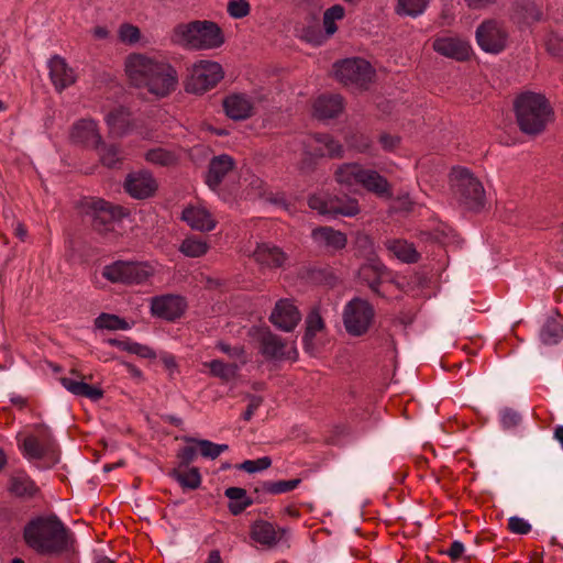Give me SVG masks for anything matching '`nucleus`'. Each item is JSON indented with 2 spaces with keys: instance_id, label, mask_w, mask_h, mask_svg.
Masks as SVG:
<instances>
[{
  "instance_id": "nucleus-1",
  "label": "nucleus",
  "mask_w": 563,
  "mask_h": 563,
  "mask_svg": "<svg viewBox=\"0 0 563 563\" xmlns=\"http://www.w3.org/2000/svg\"><path fill=\"white\" fill-rule=\"evenodd\" d=\"M124 74L132 87L156 99L170 96L179 84L178 71L167 59L143 53L125 57Z\"/></svg>"
},
{
  "instance_id": "nucleus-2",
  "label": "nucleus",
  "mask_w": 563,
  "mask_h": 563,
  "mask_svg": "<svg viewBox=\"0 0 563 563\" xmlns=\"http://www.w3.org/2000/svg\"><path fill=\"white\" fill-rule=\"evenodd\" d=\"M23 536L31 549L44 555H58L71 543L69 530L54 514L32 518L24 527Z\"/></svg>"
},
{
  "instance_id": "nucleus-3",
  "label": "nucleus",
  "mask_w": 563,
  "mask_h": 563,
  "mask_svg": "<svg viewBox=\"0 0 563 563\" xmlns=\"http://www.w3.org/2000/svg\"><path fill=\"white\" fill-rule=\"evenodd\" d=\"M170 40L187 51H213L225 43L223 30L211 20L180 23L173 29Z\"/></svg>"
},
{
  "instance_id": "nucleus-4",
  "label": "nucleus",
  "mask_w": 563,
  "mask_h": 563,
  "mask_svg": "<svg viewBox=\"0 0 563 563\" xmlns=\"http://www.w3.org/2000/svg\"><path fill=\"white\" fill-rule=\"evenodd\" d=\"M517 123L520 130L529 135L544 131L552 115L548 99L536 92H523L515 100Z\"/></svg>"
},
{
  "instance_id": "nucleus-5",
  "label": "nucleus",
  "mask_w": 563,
  "mask_h": 563,
  "mask_svg": "<svg viewBox=\"0 0 563 563\" xmlns=\"http://www.w3.org/2000/svg\"><path fill=\"white\" fill-rule=\"evenodd\" d=\"M450 177L454 194L465 208L479 211L485 207L483 184L467 168L454 167Z\"/></svg>"
},
{
  "instance_id": "nucleus-6",
  "label": "nucleus",
  "mask_w": 563,
  "mask_h": 563,
  "mask_svg": "<svg viewBox=\"0 0 563 563\" xmlns=\"http://www.w3.org/2000/svg\"><path fill=\"white\" fill-rule=\"evenodd\" d=\"M223 78L224 69L220 63L199 59L188 68L185 88L190 93L202 95L213 89Z\"/></svg>"
},
{
  "instance_id": "nucleus-7",
  "label": "nucleus",
  "mask_w": 563,
  "mask_h": 563,
  "mask_svg": "<svg viewBox=\"0 0 563 563\" xmlns=\"http://www.w3.org/2000/svg\"><path fill=\"white\" fill-rule=\"evenodd\" d=\"M335 78L344 86L361 90L368 89L374 81L375 69L361 57L346 58L333 65Z\"/></svg>"
},
{
  "instance_id": "nucleus-8",
  "label": "nucleus",
  "mask_w": 563,
  "mask_h": 563,
  "mask_svg": "<svg viewBox=\"0 0 563 563\" xmlns=\"http://www.w3.org/2000/svg\"><path fill=\"white\" fill-rule=\"evenodd\" d=\"M375 317L374 307L362 298H353L343 311V323L346 332L353 336L367 333Z\"/></svg>"
},
{
  "instance_id": "nucleus-9",
  "label": "nucleus",
  "mask_w": 563,
  "mask_h": 563,
  "mask_svg": "<svg viewBox=\"0 0 563 563\" xmlns=\"http://www.w3.org/2000/svg\"><path fill=\"white\" fill-rule=\"evenodd\" d=\"M475 36L484 52L498 54L507 47L509 33L501 22L486 20L477 26Z\"/></svg>"
},
{
  "instance_id": "nucleus-10",
  "label": "nucleus",
  "mask_w": 563,
  "mask_h": 563,
  "mask_svg": "<svg viewBox=\"0 0 563 563\" xmlns=\"http://www.w3.org/2000/svg\"><path fill=\"white\" fill-rule=\"evenodd\" d=\"M255 339L260 344L262 355L271 361L291 360L296 351L287 346L279 336L273 334L268 329H254Z\"/></svg>"
},
{
  "instance_id": "nucleus-11",
  "label": "nucleus",
  "mask_w": 563,
  "mask_h": 563,
  "mask_svg": "<svg viewBox=\"0 0 563 563\" xmlns=\"http://www.w3.org/2000/svg\"><path fill=\"white\" fill-rule=\"evenodd\" d=\"M20 448L27 460L47 459L51 464L58 461L56 445L48 433L43 439L35 435L26 437Z\"/></svg>"
},
{
  "instance_id": "nucleus-12",
  "label": "nucleus",
  "mask_w": 563,
  "mask_h": 563,
  "mask_svg": "<svg viewBox=\"0 0 563 563\" xmlns=\"http://www.w3.org/2000/svg\"><path fill=\"white\" fill-rule=\"evenodd\" d=\"M432 48L440 55L464 62L470 59L473 49L471 44L459 36H441L434 38Z\"/></svg>"
},
{
  "instance_id": "nucleus-13",
  "label": "nucleus",
  "mask_w": 563,
  "mask_h": 563,
  "mask_svg": "<svg viewBox=\"0 0 563 563\" xmlns=\"http://www.w3.org/2000/svg\"><path fill=\"white\" fill-rule=\"evenodd\" d=\"M186 301L177 295H162L152 298L151 312L153 316L173 321L183 316L186 310Z\"/></svg>"
},
{
  "instance_id": "nucleus-14",
  "label": "nucleus",
  "mask_w": 563,
  "mask_h": 563,
  "mask_svg": "<svg viewBox=\"0 0 563 563\" xmlns=\"http://www.w3.org/2000/svg\"><path fill=\"white\" fill-rule=\"evenodd\" d=\"M287 533L288 531L286 529L275 527L273 523L265 520L254 521L250 529L252 541L266 549L277 547L285 539Z\"/></svg>"
},
{
  "instance_id": "nucleus-15",
  "label": "nucleus",
  "mask_w": 563,
  "mask_h": 563,
  "mask_svg": "<svg viewBox=\"0 0 563 563\" xmlns=\"http://www.w3.org/2000/svg\"><path fill=\"white\" fill-rule=\"evenodd\" d=\"M225 114L235 121L246 120L254 113L255 102L245 92H232L222 102Z\"/></svg>"
},
{
  "instance_id": "nucleus-16",
  "label": "nucleus",
  "mask_w": 563,
  "mask_h": 563,
  "mask_svg": "<svg viewBox=\"0 0 563 563\" xmlns=\"http://www.w3.org/2000/svg\"><path fill=\"white\" fill-rule=\"evenodd\" d=\"M361 212L356 198L350 196H334L319 201V214L355 217Z\"/></svg>"
},
{
  "instance_id": "nucleus-17",
  "label": "nucleus",
  "mask_w": 563,
  "mask_h": 563,
  "mask_svg": "<svg viewBox=\"0 0 563 563\" xmlns=\"http://www.w3.org/2000/svg\"><path fill=\"white\" fill-rule=\"evenodd\" d=\"M361 173L358 185H361L366 191L374 194L380 199L389 200L393 198V186L386 177L371 168L363 167Z\"/></svg>"
},
{
  "instance_id": "nucleus-18",
  "label": "nucleus",
  "mask_w": 563,
  "mask_h": 563,
  "mask_svg": "<svg viewBox=\"0 0 563 563\" xmlns=\"http://www.w3.org/2000/svg\"><path fill=\"white\" fill-rule=\"evenodd\" d=\"M69 137L73 143L86 147L98 146L101 142L97 122L91 119H81L75 122L71 126Z\"/></svg>"
},
{
  "instance_id": "nucleus-19",
  "label": "nucleus",
  "mask_w": 563,
  "mask_h": 563,
  "mask_svg": "<svg viewBox=\"0 0 563 563\" xmlns=\"http://www.w3.org/2000/svg\"><path fill=\"white\" fill-rule=\"evenodd\" d=\"M388 274V268L379 257L365 261L358 268V277L361 280L364 282L374 294L379 296L382 279Z\"/></svg>"
},
{
  "instance_id": "nucleus-20",
  "label": "nucleus",
  "mask_w": 563,
  "mask_h": 563,
  "mask_svg": "<svg viewBox=\"0 0 563 563\" xmlns=\"http://www.w3.org/2000/svg\"><path fill=\"white\" fill-rule=\"evenodd\" d=\"M89 212L93 219L96 228L109 224L126 216V211L102 199L91 201Z\"/></svg>"
},
{
  "instance_id": "nucleus-21",
  "label": "nucleus",
  "mask_w": 563,
  "mask_h": 563,
  "mask_svg": "<svg viewBox=\"0 0 563 563\" xmlns=\"http://www.w3.org/2000/svg\"><path fill=\"white\" fill-rule=\"evenodd\" d=\"M124 186L126 191L136 199H145L157 189L155 179L146 172L130 174Z\"/></svg>"
},
{
  "instance_id": "nucleus-22",
  "label": "nucleus",
  "mask_w": 563,
  "mask_h": 563,
  "mask_svg": "<svg viewBox=\"0 0 563 563\" xmlns=\"http://www.w3.org/2000/svg\"><path fill=\"white\" fill-rule=\"evenodd\" d=\"M49 77L54 87L62 91L76 81V74L66 60L55 55L48 60Z\"/></svg>"
},
{
  "instance_id": "nucleus-23",
  "label": "nucleus",
  "mask_w": 563,
  "mask_h": 563,
  "mask_svg": "<svg viewBox=\"0 0 563 563\" xmlns=\"http://www.w3.org/2000/svg\"><path fill=\"white\" fill-rule=\"evenodd\" d=\"M181 219L192 230L200 232L211 231L217 225V221L213 216L202 206L187 207L181 213Z\"/></svg>"
},
{
  "instance_id": "nucleus-24",
  "label": "nucleus",
  "mask_w": 563,
  "mask_h": 563,
  "mask_svg": "<svg viewBox=\"0 0 563 563\" xmlns=\"http://www.w3.org/2000/svg\"><path fill=\"white\" fill-rule=\"evenodd\" d=\"M299 320L300 314L289 300H279L271 314L273 324L283 331H291Z\"/></svg>"
},
{
  "instance_id": "nucleus-25",
  "label": "nucleus",
  "mask_w": 563,
  "mask_h": 563,
  "mask_svg": "<svg viewBox=\"0 0 563 563\" xmlns=\"http://www.w3.org/2000/svg\"><path fill=\"white\" fill-rule=\"evenodd\" d=\"M512 19L518 23L532 24L543 19V4L537 0H516Z\"/></svg>"
},
{
  "instance_id": "nucleus-26",
  "label": "nucleus",
  "mask_w": 563,
  "mask_h": 563,
  "mask_svg": "<svg viewBox=\"0 0 563 563\" xmlns=\"http://www.w3.org/2000/svg\"><path fill=\"white\" fill-rule=\"evenodd\" d=\"M234 167V161L231 156L222 154L212 158L209 165V172L207 175V184L216 190L222 179L230 173Z\"/></svg>"
},
{
  "instance_id": "nucleus-27",
  "label": "nucleus",
  "mask_w": 563,
  "mask_h": 563,
  "mask_svg": "<svg viewBox=\"0 0 563 563\" xmlns=\"http://www.w3.org/2000/svg\"><path fill=\"white\" fill-rule=\"evenodd\" d=\"M316 1L317 0H295L299 13L311 19L309 25L297 27L298 36L312 45L317 43V31L313 24Z\"/></svg>"
},
{
  "instance_id": "nucleus-28",
  "label": "nucleus",
  "mask_w": 563,
  "mask_h": 563,
  "mask_svg": "<svg viewBox=\"0 0 563 563\" xmlns=\"http://www.w3.org/2000/svg\"><path fill=\"white\" fill-rule=\"evenodd\" d=\"M253 256L260 265L268 268L280 267L286 261L285 253L279 247L268 243L258 244L253 252Z\"/></svg>"
},
{
  "instance_id": "nucleus-29",
  "label": "nucleus",
  "mask_w": 563,
  "mask_h": 563,
  "mask_svg": "<svg viewBox=\"0 0 563 563\" xmlns=\"http://www.w3.org/2000/svg\"><path fill=\"white\" fill-rule=\"evenodd\" d=\"M202 365L209 369V375L217 377L224 383H229L236 379L238 374L244 364H240L236 361L225 363L222 360H212L205 362Z\"/></svg>"
},
{
  "instance_id": "nucleus-30",
  "label": "nucleus",
  "mask_w": 563,
  "mask_h": 563,
  "mask_svg": "<svg viewBox=\"0 0 563 563\" xmlns=\"http://www.w3.org/2000/svg\"><path fill=\"white\" fill-rule=\"evenodd\" d=\"M104 120L111 135L122 136L131 130V114L123 107H119L109 112Z\"/></svg>"
},
{
  "instance_id": "nucleus-31",
  "label": "nucleus",
  "mask_w": 563,
  "mask_h": 563,
  "mask_svg": "<svg viewBox=\"0 0 563 563\" xmlns=\"http://www.w3.org/2000/svg\"><path fill=\"white\" fill-rule=\"evenodd\" d=\"M344 108V99L339 93L319 96V120L334 119L343 112Z\"/></svg>"
},
{
  "instance_id": "nucleus-32",
  "label": "nucleus",
  "mask_w": 563,
  "mask_h": 563,
  "mask_svg": "<svg viewBox=\"0 0 563 563\" xmlns=\"http://www.w3.org/2000/svg\"><path fill=\"white\" fill-rule=\"evenodd\" d=\"M385 247L393 253L395 257L404 263H417L419 253L412 243L400 239H388L384 242Z\"/></svg>"
},
{
  "instance_id": "nucleus-33",
  "label": "nucleus",
  "mask_w": 563,
  "mask_h": 563,
  "mask_svg": "<svg viewBox=\"0 0 563 563\" xmlns=\"http://www.w3.org/2000/svg\"><path fill=\"white\" fill-rule=\"evenodd\" d=\"M60 384L63 387L75 396L86 397L91 400H99L103 393L100 388L91 386L82 380L74 377H62Z\"/></svg>"
},
{
  "instance_id": "nucleus-34",
  "label": "nucleus",
  "mask_w": 563,
  "mask_h": 563,
  "mask_svg": "<svg viewBox=\"0 0 563 563\" xmlns=\"http://www.w3.org/2000/svg\"><path fill=\"white\" fill-rule=\"evenodd\" d=\"M157 262H132L130 261L129 285L144 284L152 278L158 271Z\"/></svg>"
},
{
  "instance_id": "nucleus-35",
  "label": "nucleus",
  "mask_w": 563,
  "mask_h": 563,
  "mask_svg": "<svg viewBox=\"0 0 563 563\" xmlns=\"http://www.w3.org/2000/svg\"><path fill=\"white\" fill-rule=\"evenodd\" d=\"M9 490L18 497H32L37 493V486L25 472H15L9 482Z\"/></svg>"
},
{
  "instance_id": "nucleus-36",
  "label": "nucleus",
  "mask_w": 563,
  "mask_h": 563,
  "mask_svg": "<svg viewBox=\"0 0 563 563\" xmlns=\"http://www.w3.org/2000/svg\"><path fill=\"white\" fill-rule=\"evenodd\" d=\"M319 239L330 252L341 251L347 244L346 234L331 227H319Z\"/></svg>"
},
{
  "instance_id": "nucleus-37",
  "label": "nucleus",
  "mask_w": 563,
  "mask_h": 563,
  "mask_svg": "<svg viewBox=\"0 0 563 563\" xmlns=\"http://www.w3.org/2000/svg\"><path fill=\"white\" fill-rule=\"evenodd\" d=\"M362 170L363 166L357 163H344L334 172V178L338 184L351 187L355 184L358 185Z\"/></svg>"
},
{
  "instance_id": "nucleus-38",
  "label": "nucleus",
  "mask_w": 563,
  "mask_h": 563,
  "mask_svg": "<svg viewBox=\"0 0 563 563\" xmlns=\"http://www.w3.org/2000/svg\"><path fill=\"white\" fill-rule=\"evenodd\" d=\"M224 495L229 498V509L233 515H239L252 505L253 500L246 490L240 487H229Z\"/></svg>"
},
{
  "instance_id": "nucleus-39",
  "label": "nucleus",
  "mask_w": 563,
  "mask_h": 563,
  "mask_svg": "<svg viewBox=\"0 0 563 563\" xmlns=\"http://www.w3.org/2000/svg\"><path fill=\"white\" fill-rule=\"evenodd\" d=\"M130 261H117L103 267L102 276L111 283L129 285Z\"/></svg>"
},
{
  "instance_id": "nucleus-40",
  "label": "nucleus",
  "mask_w": 563,
  "mask_h": 563,
  "mask_svg": "<svg viewBox=\"0 0 563 563\" xmlns=\"http://www.w3.org/2000/svg\"><path fill=\"white\" fill-rule=\"evenodd\" d=\"M208 250L209 244L207 241L196 236L186 238L179 246V252L187 257L203 256Z\"/></svg>"
},
{
  "instance_id": "nucleus-41",
  "label": "nucleus",
  "mask_w": 563,
  "mask_h": 563,
  "mask_svg": "<svg viewBox=\"0 0 563 563\" xmlns=\"http://www.w3.org/2000/svg\"><path fill=\"white\" fill-rule=\"evenodd\" d=\"M345 15V9L341 4H334L323 13V27L325 37H331L338 30L335 21H340Z\"/></svg>"
},
{
  "instance_id": "nucleus-42",
  "label": "nucleus",
  "mask_w": 563,
  "mask_h": 563,
  "mask_svg": "<svg viewBox=\"0 0 563 563\" xmlns=\"http://www.w3.org/2000/svg\"><path fill=\"white\" fill-rule=\"evenodd\" d=\"M169 475L176 479L181 487L187 489H196L201 484V476L196 467L189 468L185 472L174 470Z\"/></svg>"
},
{
  "instance_id": "nucleus-43",
  "label": "nucleus",
  "mask_w": 563,
  "mask_h": 563,
  "mask_svg": "<svg viewBox=\"0 0 563 563\" xmlns=\"http://www.w3.org/2000/svg\"><path fill=\"white\" fill-rule=\"evenodd\" d=\"M144 157L147 163L158 166H169L175 164L177 161V156L174 152L163 147H155L147 151Z\"/></svg>"
},
{
  "instance_id": "nucleus-44",
  "label": "nucleus",
  "mask_w": 563,
  "mask_h": 563,
  "mask_svg": "<svg viewBox=\"0 0 563 563\" xmlns=\"http://www.w3.org/2000/svg\"><path fill=\"white\" fill-rule=\"evenodd\" d=\"M430 0H397L396 12L399 15L418 16L424 12Z\"/></svg>"
},
{
  "instance_id": "nucleus-45",
  "label": "nucleus",
  "mask_w": 563,
  "mask_h": 563,
  "mask_svg": "<svg viewBox=\"0 0 563 563\" xmlns=\"http://www.w3.org/2000/svg\"><path fill=\"white\" fill-rule=\"evenodd\" d=\"M343 147L339 141L331 135L324 134L319 136V156H328L331 158L342 157Z\"/></svg>"
},
{
  "instance_id": "nucleus-46",
  "label": "nucleus",
  "mask_w": 563,
  "mask_h": 563,
  "mask_svg": "<svg viewBox=\"0 0 563 563\" xmlns=\"http://www.w3.org/2000/svg\"><path fill=\"white\" fill-rule=\"evenodd\" d=\"M299 478L289 481H266L262 484V489L266 494L280 495L294 490L300 484Z\"/></svg>"
},
{
  "instance_id": "nucleus-47",
  "label": "nucleus",
  "mask_w": 563,
  "mask_h": 563,
  "mask_svg": "<svg viewBox=\"0 0 563 563\" xmlns=\"http://www.w3.org/2000/svg\"><path fill=\"white\" fill-rule=\"evenodd\" d=\"M96 327L99 329H107V330H129V329H131V324L126 320H124L115 314H110V313H101L96 319Z\"/></svg>"
},
{
  "instance_id": "nucleus-48",
  "label": "nucleus",
  "mask_w": 563,
  "mask_h": 563,
  "mask_svg": "<svg viewBox=\"0 0 563 563\" xmlns=\"http://www.w3.org/2000/svg\"><path fill=\"white\" fill-rule=\"evenodd\" d=\"M562 335L563 329L554 319L548 320L540 333L542 342L549 345L558 343Z\"/></svg>"
},
{
  "instance_id": "nucleus-49",
  "label": "nucleus",
  "mask_w": 563,
  "mask_h": 563,
  "mask_svg": "<svg viewBox=\"0 0 563 563\" xmlns=\"http://www.w3.org/2000/svg\"><path fill=\"white\" fill-rule=\"evenodd\" d=\"M298 170L302 175H310L316 169V155L313 146L308 150L305 145L299 150V158L297 163Z\"/></svg>"
},
{
  "instance_id": "nucleus-50",
  "label": "nucleus",
  "mask_w": 563,
  "mask_h": 563,
  "mask_svg": "<svg viewBox=\"0 0 563 563\" xmlns=\"http://www.w3.org/2000/svg\"><path fill=\"white\" fill-rule=\"evenodd\" d=\"M95 148L98 150L101 163L108 167L115 166L121 159L119 150L114 145H107L100 142Z\"/></svg>"
},
{
  "instance_id": "nucleus-51",
  "label": "nucleus",
  "mask_w": 563,
  "mask_h": 563,
  "mask_svg": "<svg viewBox=\"0 0 563 563\" xmlns=\"http://www.w3.org/2000/svg\"><path fill=\"white\" fill-rule=\"evenodd\" d=\"M191 442H195L200 448V453L203 457L214 460L221 453L225 452L229 446L227 444H217L209 440H195L191 439Z\"/></svg>"
},
{
  "instance_id": "nucleus-52",
  "label": "nucleus",
  "mask_w": 563,
  "mask_h": 563,
  "mask_svg": "<svg viewBox=\"0 0 563 563\" xmlns=\"http://www.w3.org/2000/svg\"><path fill=\"white\" fill-rule=\"evenodd\" d=\"M356 250L358 255L365 261L378 257L373 240L366 234H362L356 238Z\"/></svg>"
},
{
  "instance_id": "nucleus-53",
  "label": "nucleus",
  "mask_w": 563,
  "mask_h": 563,
  "mask_svg": "<svg viewBox=\"0 0 563 563\" xmlns=\"http://www.w3.org/2000/svg\"><path fill=\"white\" fill-rule=\"evenodd\" d=\"M118 36L122 43L134 45L141 40V31L133 24L124 23L120 25Z\"/></svg>"
},
{
  "instance_id": "nucleus-54",
  "label": "nucleus",
  "mask_w": 563,
  "mask_h": 563,
  "mask_svg": "<svg viewBox=\"0 0 563 563\" xmlns=\"http://www.w3.org/2000/svg\"><path fill=\"white\" fill-rule=\"evenodd\" d=\"M272 465V460L268 456H263L257 460H246L241 463L238 468L253 474L267 470Z\"/></svg>"
},
{
  "instance_id": "nucleus-55",
  "label": "nucleus",
  "mask_w": 563,
  "mask_h": 563,
  "mask_svg": "<svg viewBox=\"0 0 563 563\" xmlns=\"http://www.w3.org/2000/svg\"><path fill=\"white\" fill-rule=\"evenodd\" d=\"M217 349L227 354L231 361H236L240 364H245L247 362L245 351L241 346H231L224 342H219L217 344Z\"/></svg>"
},
{
  "instance_id": "nucleus-56",
  "label": "nucleus",
  "mask_w": 563,
  "mask_h": 563,
  "mask_svg": "<svg viewBox=\"0 0 563 563\" xmlns=\"http://www.w3.org/2000/svg\"><path fill=\"white\" fill-rule=\"evenodd\" d=\"M545 48L552 56L563 59V38L556 33H549L545 37Z\"/></svg>"
},
{
  "instance_id": "nucleus-57",
  "label": "nucleus",
  "mask_w": 563,
  "mask_h": 563,
  "mask_svg": "<svg viewBox=\"0 0 563 563\" xmlns=\"http://www.w3.org/2000/svg\"><path fill=\"white\" fill-rule=\"evenodd\" d=\"M308 325H307V331L305 333V336H303V345H305V349L306 351L310 354V355H314L316 353V335H317V328L314 325V321H313V314H311L309 318H308V321H307Z\"/></svg>"
},
{
  "instance_id": "nucleus-58",
  "label": "nucleus",
  "mask_w": 563,
  "mask_h": 563,
  "mask_svg": "<svg viewBox=\"0 0 563 563\" xmlns=\"http://www.w3.org/2000/svg\"><path fill=\"white\" fill-rule=\"evenodd\" d=\"M228 13L233 19H242L250 13V4L246 0H231L228 3Z\"/></svg>"
},
{
  "instance_id": "nucleus-59",
  "label": "nucleus",
  "mask_w": 563,
  "mask_h": 563,
  "mask_svg": "<svg viewBox=\"0 0 563 563\" xmlns=\"http://www.w3.org/2000/svg\"><path fill=\"white\" fill-rule=\"evenodd\" d=\"M508 528L512 533L527 534L531 530V525L525 519L514 516L508 520Z\"/></svg>"
},
{
  "instance_id": "nucleus-60",
  "label": "nucleus",
  "mask_w": 563,
  "mask_h": 563,
  "mask_svg": "<svg viewBox=\"0 0 563 563\" xmlns=\"http://www.w3.org/2000/svg\"><path fill=\"white\" fill-rule=\"evenodd\" d=\"M521 421L520 415L509 408H506L501 412V424L505 429L517 427Z\"/></svg>"
},
{
  "instance_id": "nucleus-61",
  "label": "nucleus",
  "mask_w": 563,
  "mask_h": 563,
  "mask_svg": "<svg viewBox=\"0 0 563 563\" xmlns=\"http://www.w3.org/2000/svg\"><path fill=\"white\" fill-rule=\"evenodd\" d=\"M142 358L154 360L157 357L155 350L146 344H141L133 341L131 353Z\"/></svg>"
},
{
  "instance_id": "nucleus-62",
  "label": "nucleus",
  "mask_w": 563,
  "mask_h": 563,
  "mask_svg": "<svg viewBox=\"0 0 563 563\" xmlns=\"http://www.w3.org/2000/svg\"><path fill=\"white\" fill-rule=\"evenodd\" d=\"M339 278L334 274V272L330 269L319 271V285H325L328 287H334L338 283Z\"/></svg>"
},
{
  "instance_id": "nucleus-63",
  "label": "nucleus",
  "mask_w": 563,
  "mask_h": 563,
  "mask_svg": "<svg viewBox=\"0 0 563 563\" xmlns=\"http://www.w3.org/2000/svg\"><path fill=\"white\" fill-rule=\"evenodd\" d=\"M345 434V427L335 426L331 430V434L325 437L324 441L327 444L335 445L339 444L340 438Z\"/></svg>"
},
{
  "instance_id": "nucleus-64",
  "label": "nucleus",
  "mask_w": 563,
  "mask_h": 563,
  "mask_svg": "<svg viewBox=\"0 0 563 563\" xmlns=\"http://www.w3.org/2000/svg\"><path fill=\"white\" fill-rule=\"evenodd\" d=\"M399 137L389 134H382L379 136V143L386 151H393L399 144Z\"/></svg>"
}]
</instances>
